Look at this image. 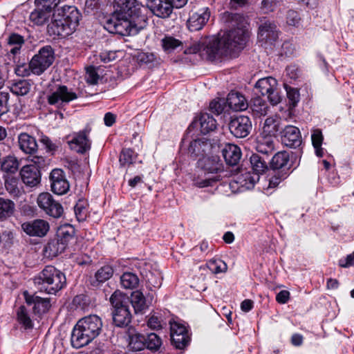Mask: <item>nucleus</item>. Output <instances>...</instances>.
I'll use <instances>...</instances> for the list:
<instances>
[{
	"label": "nucleus",
	"mask_w": 354,
	"mask_h": 354,
	"mask_svg": "<svg viewBox=\"0 0 354 354\" xmlns=\"http://www.w3.org/2000/svg\"><path fill=\"white\" fill-rule=\"evenodd\" d=\"M39 167V166L34 165H25L21 168L20 175L24 184L34 187L39 183L40 173L38 169Z\"/></svg>",
	"instance_id": "5701e85b"
},
{
	"label": "nucleus",
	"mask_w": 354,
	"mask_h": 354,
	"mask_svg": "<svg viewBox=\"0 0 354 354\" xmlns=\"http://www.w3.org/2000/svg\"><path fill=\"white\" fill-rule=\"evenodd\" d=\"M3 178L6 190L10 194L18 195L20 192L18 187V178L13 175H3Z\"/></svg>",
	"instance_id": "8fccbe9b"
},
{
	"label": "nucleus",
	"mask_w": 354,
	"mask_h": 354,
	"mask_svg": "<svg viewBox=\"0 0 354 354\" xmlns=\"http://www.w3.org/2000/svg\"><path fill=\"white\" fill-rule=\"evenodd\" d=\"M127 297L124 294L119 290L115 291L111 296L109 301L113 308V310L118 308L128 306Z\"/></svg>",
	"instance_id": "5fc2aeb1"
},
{
	"label": "nucleus",
	"mask_w": 354,
	"mask_h": 354,
	"mask_svg": "<svg viewBox=\"0 0 354 354\" xmlns=\"http://www.w3.org/2000/svg\"><path fill=\"white\" fill-rule=\"evenodd\" d=\"M77 97L78 95L76 93L69 89L66 86L61 85L48 95L47 100L50 105H61L69 103Z\"/></svg>",
	"instance_id": "9b49d317"
},
{
	"label": "nucleus",
	"mask_w": 354,
	"mask_h": 354,
	"mask_svg": "<svg viewBox=\"0 0 354 354\" xmlns=\"http://www.w3.org/2000/svg\"><path fill=\"white\" fill-rule=\"evenodd\" d=\"M147 283L149 289L160 287L162 283V277L160 273L149 272L146 274Z\"/></svg>",
	"instance_id": "13d9d810"
},
{
	"label": "nucleus",
	"mask_w": 354,
	"mask_h": 354,
	"mask_svg": "<svg viewBox=\"0 0 354 354\" xmlns=\"http://www.w3.org/2000/svg\"><path fill=\"white\" fill-rule=\"evenodd\" d=\"M128 348L129 351L137 352L146 348V336L138 333L133 328H129L127 331Z\"/></svg>",
	"instance_id": "b1692460"
},
{
	"label": "nucleus",
	"mask_w": 354,
	"mask_h": 354,
	"mask_svg": "<svg viewBox=\"0 0 354 354\" xmlns=\"http://www.w3.org/2000/svg\"><path fill=\"white\" fill-rule=\"evenodd\" d=\"M19 145L20 149L26 153H33L37 149V143L34 137L26 133L19 134Z\"/></svg>",
	"instance_id": "473e14b6"
},
{
	"label": "nucleus",
	"mask_w": 354,
	"mask_h": 354,
	"mask_svg": "<svg viewBox=\"0 0 354 354\" xmlns=\"http://www.w3.org/2000/svg\"><path fill=\"white\" fill-rule=\"evenodd\" d=\"M37 203L41 209L53 218H59L64 213L61 203L55 201L50 193L43 192L39 194Z\"/></svg>",
	"instance_id": "0eeeda50"
},
{
	"label": "nucleus",
	"mask_w": 354,
	"mask_h": 354,
	"mask_svg": "<svg viewBox=\"0 0 354 354\" xmlns=\"http://www.w3.org/2000/svg\"><path fill=\"white\" fill-rule=\"evenodd\" d=\"M226 103L234 111H243L248 107L245 97L240 93L230 92L227 97Z\"/></svg>",
	"instance_id": "7c9ffc66"
},
{
	"label": "nucleus",
	"mask_w": 354,
	"mask_h": 354,
	"mask_svg": "<svg viewBox=\"0 0 354 354\" xmlns=\"http://www.w3.org/2000/svg\"><path fill=\"white\" fill-rule=\"evenodd\" d=\"M219 178L217 175H213L207 171L198 169L194 175L192 181L193 185L199 188L212 186L215 183L218 181Z\"/></svg>",
	"instance_id": "393cba45"
},
{
	"label": "nucleus",
	"mask_w": 354,
	"mask_h": 354,
	"mask_svg": "<svg viewBox=\"0 0 354 354\" xmlns=\"http://www.w3.org/2000/svg\"><path fill=\"white\" fill-rule=\"evenodd\" d=\"M103 323L101 317L90 315L80 319L71 334V344L76 348L88 345L101 333Z\"/></svg>",
	"instance_id": "f03ea898"
},
{
	"label": "nucleus",
	"mask_w": 354,
	"mask_h": 354,
	"mask_svg": "<svg viewBox=\"0 0 354 354\" xmlns=\"http://www.w3.org/2000/svg\"><path fill=\"white\" fill-rule=\"evenodd\" d=\"M274 148V138L270 136H262L258 138L256 149L263 154H268L273 151Z\"/></svg>",
	"instance_id": "f704fd0d"
},
{
	"label": "nucleus",
	"mask_w": 354,
	"mask_h": 354,
	"mask_svg": "<svg viewBox=\"0 0 354 354\" xmlns=\"http://www.w3.org/2000/svg\"><path fill=\"white\" fill-rule=\"evenodd\" d=\"M114 14L122 17H138L141 3L138 0H114Z\"/></svg>",
	"instance_id": "9d476101"
},
{
	"label": "nucleus",
	"mask_w": 354,
	"mask_h": 354,
	"mask_svg": "<svg viewBox=\"0 0 354 354\" xmlns=\"http://www.w3.org/2000/svg\"><path fill=\"white\" fill-rule=\"evenodd\" d=\"M146 348L151 351H158L160 346L162 345V340L159 337L158 335H157L154 333H151L149 334L146 337Z\"/></svg>",
	"instance_id": "6e6d98bb"
},
{
	"label": "nucleus",
	"mask_w": 354,
	"mask_h": 354,
	"mask_svg": "<svg viewBox=\"0 0 354 354\" xmlns=\"http://www.w3.org/2000/svg\"><path fill=\"white\" fill-rule=\"evenodd\" d=\"M30 88V84L26 80H19L10 86L11 92L17 95H26Z\"/></svg>",
	"instance_id": "864d4df0"
},
{
	"label": "nucleus",
	"mask_w": 354,
	"mask_h": 354,
	"mask_svg": "<svg viewBox=\"0 0 354 354\" xmlns=\"http://www.w3.org/2000/svg\"><path fill=\"white\" fill-rule=\"evenodd\" d=\"M230 26L233 27L217 38H208L205 42H194L185 53L195 54L201 52L203 58L213 61L222 56L236 57L245 48L248 38L246 22L239 14H225Z\"/></svg>",
	"instance_id": "f257e3e1"
},
{
	"label": "nucleus",
	"mask_w": 354,
	"mask_h": 354,
	"mask_svg": "<svg viewBox=\"0 0 354 354\" xmlns=\"http://www.w3.org/2000/svg\"><path fill=\"white\" fill-rule=\"evenodd\" d=\"M75 214L79 221H84L87 216V208L83 201H79L74 207Z\"/></svg>",
	"instance_id": "052dcab7"
},
{
	"label": "nucleus",
	"mask_w": 354,
	"mask_h": 354,
	"mask_svg": "<svg viewBox=\"0 0 354 354\" xmlns=\"http://www.w3.org/2000/svg\"><path fill=\"white\" fill-rule=\"evenodd\" d=\"M75 231L71 225L61 227L58 229L56 238L67 247L68 243L73 239Z\"/></svg>",
	"instance_id": "79ce46f5"
},
{
	"label": "nucleus",
	"mask_w": 354,
	"mask_h": 354,
	"mask_svg": "<svg viewBox=\"0 0 354 354\" xmlns=\"http://www.w3.org/2000/svg\"><path fill=\"white\" fill-rule=\"evenodd\" d=\"M59 13L62 19H64L70 26L71 29L74 31L78 26L80 19V13L78 10L74 6H64Z\"/></svg>",
	"instance_id": "c756f323"
},
{
	"label": "nucleus",
	"mask_w": 354,
	"mask_h": 354,
	"mask_svg": "<svg viewBox=\"0 0 354 354\" xmlns=\"http://www.w3.org/2000/svg\"><path fill=\"white\" fill-rule=\"evenodd\" d=\"M131 17H122L113 14L105 23L104 28L109 32L122 36L134 35L138 34L137 26L131 20Z\"/></svg>",
	"instance_id": "39448f33"
},
{
	"label": "nucleus",
	"mask_w": 354,
	"mask_h": 354,
	"mask_svg": "<svg viewBox=\"0 0 354 354\" xmlns=\"http://www.w3.org/2000/svg\"><path fill=\"white\" fill-rule=\"evenodd\" d=\"M171 338L174 346L178 348H184L189 341L185 326L178 322H170Z\"/></svg>",
	"instance_id": "4468645a"
},
{
	"label": "nucleus",
	"mask_w": 354,
	"mask_h": 354,
	"mask_svg": "<svg viewBox=\"0 0 354 354\" xmlns=\"http://www.w3.org/2000/svg\"><path fill=\"white\" fill-rule=\"evenodd\" d=\"M226 101L224 99H214L209 103V111L218 115L223 113L225 107Z\"/></svg>",
	"instance_id": "bf43d9fd"
},
{
	"label": "nucleus",
	"mask_w": 354,
	"mask_h": 354,
	"mask_svg": "<svg viewBox=\"0 0 354 354\" xmlns=\"http://www.w3.org/2000/svg\"><path fill=\"white\" fill-rule=\"evenodd\" d=\"M279 31L276 24L266 17L259 19L257 42L266 49H272L279 39Z\"/></svg>",
	"instance_id": "20e7f679"
},
{
	"label": "nucleus",
	"mask_w": 354,
	"mask_h": 354,
	"mask_svg": "<svg viewBox=\"0 0 354 354\" xmlns=\"http://www.w3.org/2000/svg\"><path fill=\"white\" fill-rule=\"evenodd\" d=\"M252 170L257 175L256 178L250 176L248 174V178L250 179L252 185L259 180V175L262 174L268 169V165L266 160H264L259 155L252 154L250 158Z\"/></svg>",
	"instance_id": "2f4dec72"
},
{
	"label": "nucleus",
	"mask_w": 354,
	"mask_h": 354,
	"mask_svg": "<svg viewBox=\"0 0 354 354\" xmlns=\"http://www.w3.org/2000/svg\"><path fill=\"white\" fill-rule=\"evenodd\" d=\"M277 86V80L272 77L261 78L255 84V88L263 96H267L268 101L273 106L280 103L282 100Z\"/></svg>",
	"instance_id": "423d86ee"
},
{
	"label": "nucleus",
	"mask_w": 354,
	"mask_h": 354,
	"mask_svg": "<svg viewBox=\"0 0 354 354\" xmlns=\"http://www.w3.org/2000/svg\"><path fill=\"white\" fill-rule=\"evenodd\" d=\"M229 129L235 137L245 138L252 130V122L249 117L239 115L230 120Z\"/></svg>",
	"instance_id": "f8f14e48"
},
{
	"label": "nucleus",
	"mask_w": 354,
	"mask_h": 354,
	"mask_svg": "<svg viewBox=\"0 0 354 354\" xmlns=\"http://www.w3.org/2000/svg\"><path fill=\"white\" fill-rule=\"evenodd\" d=\"M91 131V127L86 126L83 130L75 133L73 138L68 141L70 149L81 154L89 151L91 147V141L88 138Z\"/></svg>",
	"instance_id": "1a4fd4ad"
},
{
	"label": "nucleus",
	"mask_w": 354,
	"mask_h": 354,
	"mask_svg": "<svg viewBox=\"0 0 354 354\" xmlns=\"http://www.w3.org/2000/svg\"><path fill=\"white\" fill-rule=\"evenodd\" d=\"M211 16V11L208 7L199 8L189 16L187 20V27L190 31L201 30L207 23Z\"/></svg>",
	"instance_id": "2eb2a0df"
},
{
	"label": "nucleus",
	"mask_w": 354,
	"mask_h": 354,
	"mask_svg": "<svg viewBox=\"0 0 354 354\" xmlns=\"http://www.w3.org/2000/svg\"><path fill=\"white\" fill-rule=\"evenodd\" d=\"M284 87L287 93V97L290 108L295 107L300 98L299 90L297 88L289 86L287 84H285Z\"/></svg>",
	"instance_id": "4d7b16f0"
},
{
	"label": "nucleus",
	"mask_w": 354,
	"mask_h": 354,
	"mask_svg": "<svg viewBox=\"0 0 354 354\" xmlns=\"http://www.w3.org/2000/svg\"><path fill=\"white\" fill-rule=\"evenodd\" d=\"M86 75L85 79L90 84H95L100 79V75L97 73L95 68H85Z\"/></svg>",
	"instance_id": "e2e57ef3"
},
{
	"label": "nucleus",
	"mask_w": 354,
	"mask_h": 354,
	"mask_svg": "<svg viewBox=\"0 0 354 354\" xmlns=\"http://www.w3.org/2000/svg\"><path fill=\"white\" fill-rule=\"evenodd\" d=\"M51 190L57 195L66 194L70 189V184L66 178L64 171L60 169H54L50 174Z\"/></svg>",
	"instance_id": "ddd939ff"
},
{
	"label": "nucleus",
	"mask_w": 354,
	"mask_h": 354,
	"mask_svg": "<svg viewBox=\"0 0 354 354\" xmlns=\"http://www.w3.org/2000/svg\"><path fill=\"white\" fill-rule=\"evenodd\" d=\"M301 18L297 12L295 10H289L286 15V22L288 25L297 26L300 23Z\"/></svg>",
	"instance_id": "0e129e2a"
},
{
	"label": "nucleus",
	"mask_w": 354,
	"mask_h": 354,
	"mask_svg": "<svg viewBox=\"0 0 354 354\" xmlns=\"http://www.w3.org/2000/svg\"><path fill=\"white\" fill-rule=\"evenodd\" d=\"M7 40L8 45L12 46L9 53H8V57L10 62H8L7 64L12 66H24L26 62H21L19 56L21 48L25 43L24 37L17 33H12L9 35Z\"/></svg>",
	"instance_id": "6e6552de"
},
{
	"label": "nucleus",
	"mask_w": 354,
	"mask_h": 354,
	"mask_svg": "<svg viewBox=\"0 0 354 354\" xmlns=\"http://www.w3.org/2000/svg\"><path fill=\"white\" fill-rule=\"evenodd\" d=\"M212 149L211 143L208 140L201 139L195 140L190 142L188 152L192 156H206L205 155Z\"/></svg>",
	"instance_id": "c85d7f7f"
},
{
	"label": "nucleus",
	"mask_w": 354,
	"mask_h": 354,
	"mask_svg": "<svg viewBox=\"0 0 354 354\" xmlns=\"http://www.w3.org/2000/svg\"><path fill=\"white\" fill-rule=\"evenodd\" d=\"M19 163L16 157L8 156L1 162V169L4 175H12L19 169Z\"/></svg>",
	"instance_id": "c9c22d12"
},
{
	"label": "nucleus",
	"mask_w": 354,
	"mask_h": 354,
	"mask_svg": "<svg viewBox=\"0 0 354 354\" xmlns=\"http://www.w3.org/2000/svg\"><path fill=\"white\" fill-rule=\"evenodd\" d=\"M222 154L226 163L231 166L238 165L242 155L241 149L237 145L230 143L225 145Z\"/></svg>",
	"instance_id": "bb28decb"
},
{
	"label": "nucleus",
	"mask_w": 354,
	"mask_h": 354,
	"mask_svg": "<svg viewBox=\"0 0 354 354\" xmlns=\"http://www.w3.org/2000/svg\"><path fill=\"white\" fill-rule=\"evenodd\" d=\"M64 243L60 242L57 238L50 240L45 247V252L50 257H54L63 252L66 247Z\"/></svg>",
	"instance_id": "4c0bfd02"
},
{
	"label": "nucleus",
	"mask_w": 354,
	"mask_h": 354,
	"mask_svg": "<svg viewBox=\"0 0 354 354\" xmlns=\"http://www.w3.org/2000/svg\"><path fill=\"white\" fill-rule=\"evenodd\" d=\"M21 228L29 236L42 237L47 234L50 226L45 220L35 219L24 223Z\"/></svg>",
	"instance_id": "f3484780"
},
{
	"label": "nucleus",
	"mask_w": 354,
	"mask_h": 354,
	"mask_svg": "<svg viewBox=\"0 0 354 354\" xmlns=\"http://www.w3.org/2000/svg\"><path fill=\"white\" fill-rule=\"evenodd\" d=\"M120 283L125 289H133L138 286L139 279L133 272H124L120 277Z\"/></svg>",
	"instance_id": "c03bdc74"
},
{
	"label": "nucleus",
	"mask_w": 354,
	"mask_h": 354,
	"mask_svg": "<svg viewBox=\"0 0 354 354\" xmlns=\"http://www.w3.org/2000/svg\"><path fill=\"white\" fill-rule=\"evenodd\" d=\"M59 3V0H35L37 6L44 8L50 13L57 6Z\"/></svg>",
	"instance_id": "680f3d73"
},
{
	"label": "nucleus",
	"mask_w": 354,
	"mask_h": 354,
	"mask_svg": "<svg viewBox=\"0 0 354 354\" xmlns=\"http://www.w3.org/2000/svg\"><path fill=\"white\" fill-rule=\"evenodd\" d=\"M280 130L279 120L274 117L266 118L263 127V133L273 136Z\"/></svg>",
	"instance_id": "a19ab883"
},
{
	"label": "nucleus",
	"mask_w": 354,
	"mask_h": 354,
	"mask_svg": "<svg viewBox=\"0 0 354 354\" xmlns=\"http://www.w3.org/2000/svg\"><path fill=\"white\" fill-rule=\"evenodd\" d=\"M192 124L199 128L202 133L206 134L214 131L216 128V120L207 113H202L198 118H196Z\"/></svg>",
	"instance_id": "a878e982"
},
{
	"label": "nucleus",
	"mask_w": 354,
	"mask_h": 354,
	"mask_svg": "<svg viewBox=\"0 0 354 354\" xmlns=\"http://www.w3.org/2000/svg\"><path fill=\"white\" fill-rule=\"evenodd\" d=\"M50 17V12L37 6V8L30 13V20L35 25L41 26L44 24Z\"/></svg>",
	"instance_id": "58836bf2"
},
{
	"label": "nucleus",
	"mask_w": 354,
	"mask_h": 354,
	"mask_svg": "<svg viewBox=\"0 0 354 354\" xmlns=\"http://www.w3.org/2000/svg\"><path fill=\"white\" fill-rule=\"evenodd\" d=\"M289 161V155L286 151L277 153L270 161V167L273 169H279L286 166Z\"/></svg>",
	"instance_id": "37998d69"
},
{
	"label": "nucleus",
	"mask_w": 354,
	"mask_h": 354,
	"mask_svg": "<svg viewBox=\"0 0 354 354\" xmlns=\"http://www.w3.org/2000/svg\"><path fill=\"white\" fill-rule=\"evenodd\" d=\"M112 316L113 323L118 327L127 326L132 317L129 305L114 309Z\"/></svg>",
	"instance_id": "cd10ccee"
},
{
	"label": "nucleus",
	"mask_w": 354,
	"mask_h": 354,
	"mask_svg": "<svg viewBox=\"0 0 354 354\" xmlns=\"http://www.w3.org/2000/svg\"><path fill=\"white\" fill-rule=\"evenodd\" d=\"M338 264L342 268H349L354 266V252L346 257L340 259Z\"/></svg>",
	"instance_id": "774afa93"
},
{
	"label": "nucleus",
	"mask_w": 354,
	"mask_h": 354,
	"mask_svg": "<svg viewBox=\"0 0 354 354\" xmlns=\"http://www.w3.org/2000/svg\"><path fill=\"white\" fill-rule=\"evenodd\" d=\"M137 61L140 64H160V59L152 53L140 52L137 55Z\"/></svg>",
	"instance_id": "3c124183"
},
{
	"label": "nucleus",
	"mask_w": 354,
	"mask_h": 354,
	"mask_svg": "<svg viewBox=\"0 0 354 354\" xmlns=\"http://www.w3.org/2000/svg\"><path fill=\"white\" fill-rule=\"evenodd\" d=\"M137 156L132 149H124L120 153L119 161L122 166H129L136 161Z\"/></svg>",
	"instance_id": "603ef678"
},
{
	"label": "nucleus",
	"mask_w": 354,
	"mask_h": 354,
	"mask_svg": "<svg viewBox=\"0 0 354 354\" xmlns=\"http://www.w3.org/2000/svg\"><path fill=\"white\" fill-rule=\"evenodd\" d=\"M162 48L163 50L167 53H171L174 51L178 47L182 46L181 41L171 37L165 36L161 40Z\"/></svg>",
	"instance_id": "49530a36"
},
{
	"label": "nucleus",
	"mask_w": 354,
	"mask_h": 354,
	"mask_svg": "<svg viewBox=\"0 0 354 354\" xmlns=\"http://www.w3.org/2000/svg\"><path fill=\"white\" fill-rule=\"evenodd\" d=\"M17 318L18 322L26 329L32 328L33 327V322L30 315L24 306H21L18 308L17 311Z\"/></svg>",
	"instance_id": "ea45409f"
},
{
	"label": "nucleus",
	"mask_w": 354,
	"mask_h": 354,
	"mask_svg": "<svg viewBox=\"0 0 354 354\" xmlns=\"http://www.w3.org/2000/svg\"><path fill=\"white\" fill-rule=\"evenodd\" d=\"M8 100L9 94L8 93H0V117L8 111Z\"/></svg>",
	"instance_id": "69168bd1"
},
{
	"label": "nucleus",
	"mask_w": 354,
	"mask_h": 354,
	"mask_svg": "<svg viewBox=\"0 0 354 354\" xmlns=\"http://www.w3.org/2000/svg\"><path fill=\"white\" fill-rule=\"evenodd\" d=\"M26 303L32 306V310L36 315H42L48 312L50 308V301L48 298H42L36 294H30L28 291L24 292Z\"/></svg>",
	"instance_id": "dca6fc26"
},
{
	"label": "nucleus",
	"mask_w": 354,
	"mask_h": 354,
	"mask_svg": "<svg viewBox=\"0 0 354 354\" xmlns=\"http://www.w3.org/2000/svg\"><path fill=\"white\" fill-rule=\"evenodd\" d=\"M281 141L286 146L297 148L301 144V136L299 129L294 126H286L282 132Z\"/></svg>",
	"instance_id": "4be33fe9"
},
{
	"label": "nucleus",
	"mask_w": 354,
	"mask_h": 354,
	"mask_svg": "<svg viewBox=\"0 0 354 354\" xmlns=\"http://www.w3.org/2000/svg\"><path fill=\"white\" fill-rule=\"evenodd\" d=\"M147 6L153 15L160 18H167L173 8L169 0H147Z\"/></svg>",
	"instance_id": "412c9836"
},
{
	"label": "nucleus",
	"mask_w": 354,
	"mask_h": 354,
	"mask_svg": "<svg viewBox=\"0 0 354 354\" xmlns=\"http://www.w3.org/2000/svg\"><path fill=\"white\" fill-rule=\"evenodd\" d=\"M197 168L207 171L213 175H216L223 171V164L218 156H203L199 158L197 162Z\"/></svg>",
	"instance_id": "aec40b11"
},
{
	"label": "nucleus",
	"mask_w": 354,
	"mask_h": 354,
	"mask_svg": "<svg viewBox=\"0 0 354 354\" xmlns=\"http://www.w3.org/2000/svg\"><path fill=\"white\" fill-rule=\"evenodd\" d=\"M207 268L213 274L224 273L227 270V264L219 259H212L207 261L206 264Z\"/></svg>",
	"instance_id": "09e8293b"
},
{
	"label": "nucleus",
	"mask_w": 354,
	"mask_h": 354,
	"mask_svg": "<svg viewBox=\"0 0 354 354\" xmlns=\"http://www.w3.org/2000/svg\"><path fill=\"white\" fill-rule=\"evenodd\" d=\"M131 303L135 313H142L148 308L146 299L143 293L140 290L133 291L131 295Z\"/></svg>",
	"instance_id": "e433bc0d"
},
{
	"label": "nucleus",
	"mask_w": 354,
	"mask_h": 354,
	"mask_svg": "<svg viewBox=\"0 0 354 354\" xmlns=\"http://www.w3.org/2000/svg\"><path fill=\"white\" fill-rule=\"evenodd\" d=\"M113 274V269L110 266H104L101 267L95 274V281H93V283H104L109 280Z\"/></svg>",
	"instance_id": "a18cd8bd"
},
{
	"label": "nucleus",
	"mask_w": 354,
	"mask_h": 354,
	"mask_svg": "<svg viewBox=\"0 0 354 354\" xmlns=\"http://www.w3.org/2000/svg\"><path fill=\"white\" fill-rule=\"evenodd\" d=\"M250 108L252 115L256 118L265 116L269 110V106L266 102L259 96L252 99Z\"/></svg>",
	"instance_id": "72a5a7b5"
},
{
	"label": "nucleus",
	"mask_w": 354,
	"mask_h": 354,
	"mask_svg": "<svg viewBox=\"0 0 354 354\" xmlns=\"http://www.w3.org/2000/svg\"><path fill=\"white\" fill-rule=\"evenodd\" d=\"M15 209V203L9 200L0 197V219L10 216Z\"/></svg>",
	"instance_id": "de8ad7c7"
},
{
	"label": "nucleus",
	"mask_w": 354,
	"mask_h": 354,
	"mask_svg": "<svg viewBox=\"0 0 354 354\" xmlns=\"http://www.w3.org/2000/svg\"><path fill=\"white\" fill-rule=\"evenodd\" d=\"M55 60V53L50 46L42 47L30 60L29 66H50Z\"/></svg>",
	"instance_id": "a211bd4d"
},
{
	"label": "nucleus",
	"mask_w": 354,
	"mask_h": 354,
	"mask_svg": "<svg viewBox=\"0 0 354 354\" xmlns=\"http://www.w3.org/2000/svg\"><path fill=\"white\" fill-rule=\"evenodd\" d=\"M286 176L281 171H277L273 176L269 179V187H276Z\"/></svg>",
	"instance_id": "338daca9"
},
{
	"label": "nucleus",
	"mask_w": 354,
	"mask_h": 354,
	"mask_svg": "<svg viewBox=\"0 0 354 354\" xmlns=\"http://www.w3.org/2000/svg\"><path fill=\"white\" fill-rule=\"evenodd\" d=\"M48 31L50 35L61 37H66L73 32L59 12L54 15L53 20L48 25Z\"/></svg>",
	"instance_id": "6ab92c4d"
},
{
	"label": "nucleus",
	"mask_w": 354,
	"mask_h": 354,
	"mask_svg": "<svg viewBox=\"0 0 354 354\" xmlns=\"http://www.w3.org/2000/svg\"><path fill=\"white\" fill-rule=\"evenodd\" d=\"M66 283L64 274L53 266H46L34 278L36 288L47 294H55L61 290Z\"/></svg>",
	"instance_id": "7ed1b4c3"
}]
</instances>
